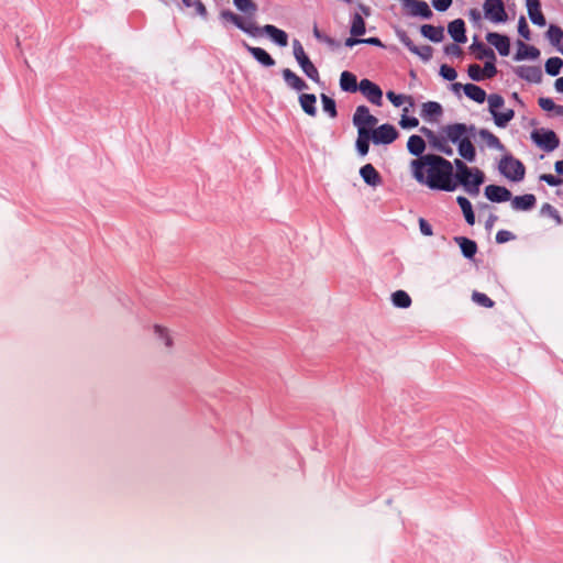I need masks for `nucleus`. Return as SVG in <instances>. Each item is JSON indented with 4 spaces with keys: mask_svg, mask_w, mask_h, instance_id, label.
Masks as SVG:
<instances>
[{
    "mask_svg": "<svg viewBox=\"0 0 563 563\" xmlns=\"http://www.w3.org/2000/svg\"><path fill=\"white\" fill-rule=\"evenodd\" d=\"M453 166V163L434 154L422 155L410 163L412 176L418 183L443 191H454L457 188Z\"/></svg>",
    "mask_w": 563,
    "mask_h": 563,
    "instance_id": "obj_1",
    "label": "nucleus"
},
{
    "mask_svg": "<svg viewBox=\"0 0 563 563\" xmlns=\"http://www.w3.org/2000/svg\"><path fill=\"white\" fill-rule=\"evenodd\" d=\"M220 19L224 23H232L238 29L253 37L266 34L271 41L278 46L285 47L288 45V34L275 25L266 24L264 26H258L254 19L242 18V15H239L230 10H222L220 12Z\"/></svg>",
    "mask_w": 563,
    "mask_h": 563,
    "instance_id": "obj_2",
    "label": "nucleus"
},
{
    "mask_svg": "<svg viewBox=\"0 0 563 563\" xmlns=\"http://www.w3.org/2000/svg\"><path fill=\"white\" fill-rule=\"evenodd\" d=\"M353 124L357 130L355 148L360 156L365 157L369 152V135L375 130L378 119L365 106H358L353 114Z\"/></svg>",
    "mask_w": 563,
    "mask_h": 563,
    "instance_id": "obj_3",
    "label": "nucleus"
},
{
    "mask_svg": "<svg viewBox=\"0 0 563 563\" xmlns=\"http://www.w3.org/2000/svg\"><path fill=\"white\" fill-rule=\"evenodd\" d=\"M453 164L456 168L454 179L457 183V186H463L465 191L470 195H478L479 187L485 179L483 172L477 167H468L459 158H455Z\"/></svg>",
    "mask_w": 563,
    "mask_h": 563,
    "instance_id": "obj_4",
    "label": "nucleus"
},
{
    "mask_svg": "<svg viewBox=\"0 0 563 563\" xmlns=\"http://www.w3.org/2000/svg\"><path fill=\"white\" fill-rule=\"evenodd\" d=\"M489 112L494 118V122L499 128H505L514 118L515 112L511 109H506L501 111L504 108L505 100L499 95H490L487 99Z\"/></svg>",
    "mask_w": 563,
    "mask_h": 563,
    "instance_id": "obj_5",
    "label": "nucleus"
},
{
    "mask_svg": "<svg viewBox=\"0 0 563 563\" xmlns=\"http://www.w3.org/2000/svg\"><path fill=\"white\" fill-rule=\"evenodd\" d=\"M483 12L484 18L492 23L499 24L508 21V14L503 0H485Z\"/></svg>",
    "mask_w": 563,
    "mask_h": 563,
    "instance_id": "obj_6",
    "label": "nucleus"
},
{
    "mask_svg": "<svg viewBox=\"0 0 563 563\" xmlns=\"http://www.w3.org/2000/svg\"><path fill=\"white\" fill-rule=\"evenodd\" d=\"M292 49H294V56L301 67L302 71L306 74L307 77L312 79L313 81L319 80V73L316 66L312 64V62L309 59L307 54L305 53V49L300 42L298 40L292 41Z\"/></svg>",
    "mask_w": 563,
    "mask_h": 563,
    "instance_id": "obj_7",
    "label": "nucleus"
},
{
    "mask_svg": "<svg viewBox=\"0 0 563 563\" xmlns=\"http://www.w3.org/2000/svg\"><path fill=\"white\" fill-rule=\"evenodd\" d=\"M500 173L512 181H520L525 177V166L511 156L504 157L499 163Z\"/></svg>",
    "mask_w": 563,
    "mask_h": 563,
    "instance_id": "obj_8",
    "label": "nucleus"
},
{
    "mask_svg": "<svg viewBox=\"0 0 563 563\" xmlns=\"http://www.w3.org/2000/svg\"><path fill=\"white\" fill-rule=\"evenodd\" d=\"M531 139L537 146L545 152L554 151L560 144V140L556 134L552 130L547 129H538L532 131Z\"/></svg>",
    "mask_w": 563,
    "mask_h": 563,
    "instance_id": "obj_9",
    "label": "nucleus"
},
{
    "mask_svg": "<svg viewBox=\"0 0 563 563\" xmlns=\"http://www.w3.org/2000/svg\"><path fill=\"white\" fill-rule=\"evenodd\" d=\"M399 136L398 131L391 124L385 123L376 126L369 135V143L375 145H388L396 141Z\"/></svg>",
    "mask_w": 563,
    "mask_h": 563,
    "instance_id": "obj_10",
    "label": "nucleus"
},
{
    "mask_svg": "<svg viewBox=\"0 0 563 563\" xmlns=\"http://www.w3.org/2000/svg\"><path fill=\"white\" fill-rule=\"evenodd\" d=\"M358 89L374 104H382L383 92L380 88L368 79H362Z\"/></svg>",
    "mask_w": 563,
    "mask_h": 563,
    "instance_id": "obj_11",
    "label": "nucleus"
},
{
    "mask_svg": "<svg viewBox=\"0 0 563 563\" xmlns=\"http://www.w3.org/2000/svg\"><path fill=\"white\" fill-rule=\"evenodd\" d=\"M152 330L156 341H158L167 352H170L175 344L172 331L161 323L153 324Z\"/></svg>",
    "mask_w": 563,
    "mask_h": 563,
    "instance_id": "obj_12",
    "label": "nucleus"
},
{
    "mask_svg": "<svg viewBox=\"0 0 563 563\" xmlns=\"http://www.w3.org/2000/svg\"><path fill=\"white\" fill-rule=\"evenodd\" d=\"M443 133L446 139L450 140L454 144H459L470 137L467 132V126L462 123L449 124L443 128Z\"/></svg>",
    "mask_w": 563,
    "mask_h": 563,
    "instance_id": "obj_13",
    "label": "nucleus"
},
{
    "mask_svg": "<svg viewBox=\"0 0 563 563\" xmlns=\"http://www.w3.org/2000/svg\"><path fill=\"white\" fill-rule=\"evenodd\" d=\"M486 41L493 45L501 56H508L510 53V41L508 36L489 32L486 35Z\"/></svg>",
    "mask_w": 563,
    "mask_h": 563,
    "instance_id": "obj_14",
    "label": "nucleus"
},
{
    "mask_svg": "<svg viewBox=\"0 0 563 563\" xmlns=\"http://www.w3.org/2000/svg\"><path fill=\"white\" fill-rule=\"evenodd\" d=\"M526 7L529 19L538 26H544L547 24L545 18L541 10L540 0H526Z\"/></svg>",
    "mask_w": 563,
    "mask_h": 563,
    "instance_id": "obj_15",
    "label": "nucleus"
},
{
    "mask_svg": "<svg viewBox=\"0 0 563 563\" xmlns=\"http://www.w3.org/2000/svg\"><path fill=\"white\" fill-rule=\"evenodd\" d=\"M360 176L364 183L371 187H378L382 185V176L372 164H366L361 167Z\"/></svg>",
    "mask_w": 563,
    "mask_h": 563,
    "instance_id": "obj_16",
    "label": "nucleus"
},
{
    "mask_svg": "<svg viewBox=\"0 0 563 563\" xmlns=\"http://www.w3.org/2000/svg\"><path fill=\"white\" fill-rule=\"evenodd\" d=\"M405 8L408 12L413 16H421L424 19H429L432 16V11L430 10L428 3L421 0H409Z\"/></svg>",
    "mask_w": 563,
    "mask_h": 563,
    "instance_id": "obj_17",
    "label": "nucleus"
},
{
    "mask_svg": "<svg viewBox=\"0 0 563 563\" xmlns=\"http://www.w3.org/2000/svg\"><path fill=\"white\" fill-rule=\"evenodd\" d=\"M485 196L494 202H504L511 199V192L501 186L489 185L485 188Z\"/></svg>",
    "mask_w": 563,
    "mask_h": 563,
    "instance_id": "obj_18",
    "label": "nucleus"
},
{
    "mask_svg": "<svg viewBox=\"0 0 563 563\" xmlns=\"http://www.w3.org/2000/svg\"><path fill=\"white\" fill-rule=\"evenodd\" d=\"M443 113L442 107L435 101H428L421 106V117L429 122L437 121Z\"/></svg>",
    "mask_w": 563,
    "mask_h": 563,
    "instance_id": "obj_19",
    "label": "nucleus"
},
{
    "mask_svg": "<svg viewBox=\"0 0 563 563\" xmlns=\"http://www.w3.org/2000/svg\"><path fill=\"white\" fill-rule=\"evenodd\" d=\"M399 38L413 54L420 56L422 59L428 60L431 58L432 48L429 45L418 47L405 33H401Z\"/></svg>",
    "mask_w": 563,
    "mask_h": 563,
    "instance_id": "obj_20",
    "label": "nucleus"
},
{
    "mask_svg": "<svg viewBox=\"0 0 563 563\" xmlns=\"http://www.w3.org/2000/svg\"><path fill=\"white\" fill-rule=\"evenodd\" d=\"M244 47L252 54V56L263 66L273 67L275 65V59L263 48L250 46L244 43Z\"/></svg>",
    "mask_w": 563,
    "mask_h": 563,
    "instance_id": "obj_21",
    "label": "nucleus"
},
{
    "mask_svg": "<svg viewBox=\"0 0 563 563\" xmlns=\"http://www.w3.org/2000/svg\"><path fill=\"white\" fill-rule=\"evenodd\" d=\"M517 47L516 60L537 59L540 56V51L537 47L527 45L521 41L517 42Z\"/></svg>",
    "mask_w": 563,
    "mask_h": 563,
    "instance_id": "obj_22",
    "label": "nucleus"
},
{
    "mask_svg": "<svg viewBox=\"0 0 563 563\" xmlns=\"http://www.w3.org/2000/svg\"><path fill=\"white\" fill-rule=\"evenodd\" d=\"M516 74L530 82H539L542 78L541 69L536 66H519Z\"/></svg>",
    "mask_w": 563,
    "mask_h": 563,
    "instance_id": "obj_23",
    "label": "nucleus"
},
{
    "mask_svg": "<svg viewBox=\"0 0 563 563\" xmlns=\"http://www.w3.org/2000/svg\"><path fill=\"white\" fill-rule=\"evenodd\" d=\"M449 34L456 43H465V24L461 19L452 21L448 26Z\"/></svg>",
    "mask_w": 563,
    "mask_h": 563,
    "instance_id": "obj_24",
    "label": "nucleus"
},
{
    "mask_svg": "<svg viewBox=\"0 0 563 563\" xmlns=\"http://www.w3.org/2000/svg\"><path fill=\"white\" fill-rule=\"evenodd\" d=\"M536 205V197L531 194L517 196L511 199V208L517 211H527Z\"/></svg>",
    "mask_w": 563,
    "mask_h": 563,
    "instance_id": "obj_25",
    "label": "nucleus"
},
{
    "mask_svg": "<svg viewBox=\"0 0 563 563\" xmlns=\"http://www.w3.org/2000/svg\"><path fill=\"white\" fill-rule=\"evenodd\" d=\"M283 77L288 87L301 91L307 88V84L292 70L286 68L283 70Z\"/></svg>",
    "mask_w": 563,
    "mask_h": 563,
    "instance_id": "obj_26",
    "label": "nucleus"
},
{
    "mask_svg": "<svg viewBox=\"0 0 563 563\" xmlns=\"http://www.w3.org/2000/svg\"><path fill=\"white\" fill-rule=\"evenodd\" d=\"M340 87L343 91L355 92L358 89L356 76L350 71H342L340 76Z\"/></svg>",
    "mask_w": 563,
    "mask_h": 563,
    "instance_id": "obj_27",
    "label": "nucleus"
},
{
    "mask_svg": "<svg viewBox=\"0 0 563 563\" xmlns=\"http://www.w3.org/2000/svg\"><path fill=\"white\" fill-rule=\"evenodd\" d=\"M459 154L461 157H463L467 162H474L476 157V151L471 142V139L467 137L466 140H463V142L457 144Z\"/></svg>",
    "mask_w": 563,
    "mask_h": 563,
    "instance_id": "obj_28",
    "label": "nucleus"
},
{
    "mask_svg": "<svg viewBox=\"0 0 563 563\" xmlns=\"http://www.w3.org/2000/svg\"><path fill=\"white\" fill-rule=\"evenodd\" d=\"M464 93L472 100L483 103L486 99V92L478 86L466 84L463 86Z\"/></svg>",
    "mask_w": 563,
    "mask_h": 563,
    "instance_id": "obj_29",
    "label": "nucleus"
},
{
    "mask_svg": "<svg viewBox=\"0 0 563 563\" xmlns=\"http://www.w3.org/2000/svg\"><path fill=\"white\" fill-rule=\"evenodd\" d=\"M454 240L461 247V251L465 257L472 258L475 255L477 246L474 241L463 236H457Z\"/></svg>",
    "mask_w": 563,
    "mask_h": 563,
    "instance_id": "obj_30",
    "label": "nucleus"
},
{
    "mask_svg": "<svg viewBox=\"0 0 563 563\" xmlns=\"http://www.w3.org/2000/svg\"><path fill=\"white\" fill-rule=\"evenodd\" d=\"M421 33L424 37L435 43L443 40V29L439 26L424 24L421 26Z\"/></svg>",
    "mask_w": 563,
    "mask_h": 563,
    "instance_id": "obj_31",
    "label": "nucleus"
},
{
    "mask_svg": "<svg viewBox=\"0 0 563 563\" xmlns=\"http://www.w3.org/2000/svg\"><path fill=\"white\" fill-rule=\"evenodd\" d=\"M407 148L412 155L419 156L426 150V143L421 136L411 135L408 139Z\"/></svg>",
    "mask_w": 563,
    "mask_h": 563,
    "instance_id": "obj_32",
    "label": "nucleus"
},
{
    "mask_svg": "<svg viewBox=\"0 0 563 563\" xmlns=\"http://www.w3.org/2000/svg\"><path fill=\"white\" fill-rule=\"evenodd\" d=\"M316 101V96L311 93H303L299 97V102L302 110L311 117H313L317 112Z\"/></svg>",
    "mask_w": 563,
    "mask_h": 563,
    "instance_id": "obj_33",
    "label": "nucleus"
},
{
    "mask_svg": "<svg viewBox=\"0 0 563 563\" xmlns=\"http://www.w3.org/2000/svg\"><path fill=\"white\" fill-rule=\"evenodd\" d=\"M233 3L239 11L245 14L243 18L253 19L257 5L252 0H233Z\"/></svg>",
    "mask_w": 563,
    "mask_h": 563,
    "instance_id": "obj_34",
    "label": "nucleus"
},
{
    "mask_svg": "<svg viewBox=\"0 0 563 563\" xmlns=\"http://www.w3.org/2000/svg\"><path fill=\"white\" fill-rule=\"evenodd\" d=\"M366 31L365 21L360 13H355L351 20L350 33L352 36L364 35Z\"/></svg>",
    "mask_w": 563,
    "mask_h": 563,
    "instance_id": "obj_35",
    "label": "nucleus"
},
{
    "mask_svg": "<svg viewBox=\"0 0 563 563\" xmlns=\"http://www.w3.org/2000/svg\"><path fill=\"white\" fill-rule=\"evenodd\" d=\"M391 302L397 308H409L411 306L410 296L404 290H397L391 294Z\"/></svg>",
    "mask_w": 563,
    "mask_h": 563,
    "instance_id": "obj_36",
    "label": "nucleus"
},
{
    "mask_svg": "<svg viewBox=\"0 0 563 563\" xmlns=\"http://www.w3.org/2000/svg\"><path fill=\"white\" fill-rule=\"evenodd\" d=\"M457 203L461 207L466 222L471 225L475 223V216L472 209V205L465 197H457Z\"/></svg>",
    "mask_w": 563,
    "mask_h": 563,
    "instance_id": "obj_37",
    "label": "nucleus"
},
{
    "mask_svg": "<svg viewBox=\"0 0 563 563\" xmlns=\"http://www.w3.org/2000/svg\"><path fill=\"white\" fill-rule=\"evenodd\" d=\"M479 136L488 147L496 148L499 151L504 150V146L500 143L499 139L496 135H494L492 132H489L487 130H481Z\"/></svg>",
    "mask_w": 563,
    "mask_h": 563,
    "instance_id": "obj_38",
    "label": "nucleus"
},
{
    "mask_svg": "<svg viewBox=\"0 0 563 563\" xmlns=\"http://www.w3.org/2000/svg\"><path fill=\"white\" fill-rule=\"evenodd\" d=\"M386 97L395 107H400L405 103H407L410 107L413 106V99L410 96L397 95L394 91H388L386 93Z\"/></svg>",
    "mask_w": 563,
    "mask_h": 563,
    "instance_id": "obj_39",
    "label": "nucleus"
},
{
    "mask_svg": "<svg viewBox=\"0 0 563 563\" xmlns=\"http://www.w3.org/2000/svg\"><path fill=\"white\" fill-rule=\"evenodd\" d=\"M472 51L476 54L477 58H489L492 60L495 59V54L493 49L485 46L483 43H473L471 46Z\"/></svg>",
    "mask_w": 563,
    "mask_h": 563,
    "instance_id": "obj_40",
    "label": "nucleus"
},
{
    "mask_svg": "<svg viewBox=\"0 0 563 563\" xmlns=\"http://www.w3.org/2000/svg\"><path fill=\"white\" fill-rule=\"evenodd\" d=\"M547 37L554 46L559 45L563 40V30L554 24H551L547 32Z\"/></svg>",
    "mask_w": 563,
    "mask_h": 563,
    "instance_id": "obj_41",
    "label": "nucleus"
},
{
    "mask_svg": "<svg viewBox=\"0 0 563 563\" xmlns=\"http://www.w3.org/2000/svg\"><path fill=\"white\" fill-rule=\"evenodd\" d=\"M563 66L560 57H551L545 63V71L551 76H556Z\"/></svg>",
    "mask_w": 563,
    "mask_h": 563,
    "instance_id": "obj_42",
    "label": "nucleus"
},
{
    "mask_svg": "<svg viewBox=\"0 0 563 563\" xmlns=\"http://www.w3.org/2000/svg\"><path fill=\"white\" fill-rule=\"evenodd\" d=\"M188 8H194L195 12L201 18L207 16V8L200 0H181Z\"/></svg>",
    "mask_w": 563,
    "mask_h": 563,
    "instance_id": "obj_43",
    "label": "nucleus"
},
{
    "mask_svg": "<svg viewBox=\"0 0 563 563\" xmlns=\"http://www.w3.org/2000/svg\"><path fill=\"white\" fill-rule=\"evenodd\" d=\"M321 101L323 106V110L329 113L331 118L336 115L335 102L332 98L327 95H321Z\"/></svg>",
    "mask_w": 563,
    "mask_h": 563,
    "instance_id": "obj_44",
    "label": "nucleus"
},
{
    "mask_svg": "<svg viewBox=\"0 0 563 563\" xmlns=\"http://www.w3.org/2000/svg\"><path fill=\"white\" fill-rule=\"evenodd\" d=\"M472 299L477 305L486 308H492L494 306V301L483 292L474 291L472 295Z\"/></svg>",
    "mask_w": 563,
    "mask_h": 563,
    "instance_id": "obj_45",
    "label": "nucleus"
},
{
    "mask_svg": "<svg viewBox=\"0 0 563 563\" xmlns=\"http://www.w3.org/2000/svg\"><path fill=\"white\" fill-rule=\"evenodd\" d=\"M518 33L520 36H522L525 40L529 41L531 38V32L528 26V23L525 19V16H520L518 21Z\"/></svg>",
    "mask_w": 563,
    "mask_h": 563,
    "instance_id": "obj_46",
    "label": "nucleus"
},
{
    "mask_svg": "<svg viewBox=\"0 0 563 563\" xmlns=\"http://www.w3.org/2000/svg\"><path fill=\"white\" fill-rule=\"evenodd\" d=\"M468 76L476 81L484 79V71L482 70V67L477 64H472L468 67Z\"/></svg>",
    "mask_w": 563,
    "mask_h": 563,
    "instance_id": "obj_47",
    "label": "nucleus"
},
{
    "mask_svg": "<svg viewBox=\"0 0 563 563\" xmlns=\"http://www.w3.org/2000/svg\"><path fill=\"white\" fill-rule=\"evenodd\" d=\"M418 124H419V121H418L417 118L408 117L406 114H401V119L399 121V125L402 129H412V128L418 126Z\"/></svg>",
    "mask_w": 563,
    "mask_h": 563,
    "instance_id": "obj_48",
    "label": "nucleus"
},
{
    "mask_svg": "<svg viewBox=\"0 0 563 563\" xmlns=\"http://www.w3.org/2000/svg\"><path fill=\"white\" fill-rule=\"evenodd\" d=\"M440 75L446 79V80H454L457 76L456 71L454 68L448 66V65H442L441 68H440Z\"/></svg>",
    "mask_w": 563,
    "mask_h": 563,
    "instance_id": "obj_49",
    "label": "nucleus"
},
{
    "mask_svg": "<svg viewBox=\"0 0 563 563\" xmlns=\"http://www.w3.org/2000/svg\"><path fill=\"white\" fill-rule=\"evenodd\" d=\"M538 103L541 107V109L544 111H554V110H556V108L559 106V104H555V102L552 99L544 98V97L539 98Z\"/></svg>",
    "mask_w": 563,
    "mask_h": 563,
    "instance_id": "obj_50",
    "label": "nucleus"
},
{
    "mask_svg": "<svg viewBox=\"0 0 563 563\" xmlns=\"http://www.w3.org/2000/svg\"><path fill=\"white\" fill-rule=\"evenodd\" d=\"M482 70L484 71V78H492L497 73L496 66L494 65L492 59L490 62L485 63Z\"/></svg>",
    "mask_w": 563,
    "mask_h": 563,
    "instance_id": "obj_51",
    "label": "nucleus"
},
{
    "mask_svg": "<svg viewBox=\"0 0 563 563\" xmlns=\"http://www.w3.org/2000/svg\"><path fill=\"white\" fill-rule=\"evenodd\" d=\"M431 3L435 10L445 11L451 7L452 0H431Z\"/></svg>",
    "mask_w": 563,
    "mask_h": 563,
    "instance_id": "obj_52",
    "label": "nucleus"
},
{
    "mask_svg": "<svg viewBox=\"0 0 563 563\" xmlns=\"http://www.w3.org/2000/svg\"><path fill=\"white\" fill-rule=\"evenodd\" d=\"M540 179L545 181L550 186H559L562 184V179H560L551 174H543L540 176Z\"/></svg>",
    "mask_w": 563,
    "mask_h": 563,
    "instance_id": "obj_53",
    "label": "nucleus"
},
{
    "mask_svg": "<svg viewBox=\"0 0 563 563\" xmlns=\"http://www.w3.org/2000/svg\"><path fill=\"white\" fill-rule=\"evenodd\" d=\"M512 239H514V234L506 230L498 231L496 234V241L498 243H506Z\"/></svg>",
    "mask_w": 563,
    "mask_h": 563,
    "instance_id": "obj_54",
    "label": "nucleus"
},
{
    "mask_svg": "<svg viewBox=\"0 0 563 563\" xmlns=\"http://www.w3.org/2000/svg\"><path fill=\"white\" fill-rule=\"evenodd\" d=\"M541 212L543 214H548L550 217L555 218L560 222V217H559L556 210L551 205H549V203L543 205L541 208Z\"/></svg>",
    "mask_w": 563,
    "mask_h": 563,
    "instance_id": "obj_55",
    "label": "nucleus"
},
{
    "mask_svg": "<svg viewBox=\"0 0 563 563\" xmlns=\"http://www.w3.org/2000/svg\"><path fill=\"white\" fill-rule=\"evenodd\" d=\"M419 227H420V231L423 235H426V236L432 235V233H433L432 228L424 219L419 220Z\"/></svg>",
    "mask_w": 563,
    "mask_h": 563,
    "instance_id": "obj_56",
    "label": "nucleus"
},
{
    "mask_svg": "<svg viewBox=\"0 0 563 563\" xmlns=\"http://www.w3.org/2000/svg\"><path fill=\"white\" fill-rule=\"evenodd\" d=\"M445 53L451 56H460L462 54V49L456 44H450L445 47Z\"/></svg>",
    "mask_w": 563,
    "mask_h": 563,
    "instance_id": "obj_57",
    "label": "nucleus"
},
{
    "mask_svg": "<svg viewBox=\"0 0 563 563\" xmlns=\"http://www.w3.org/2000/svg\"><path fill=\"white\" fill-rule=\"evenodd\" d=\"M313 35H314V37H316V38H318L319 41L325 42V43H328V44H332V43H333V41H332L329 36L323 35V34L319 31V29H318L317 26H314V27H313Z\"/></svg>",
    "mask_w": 563,
    "mask_h": 563,
    "instance_id": "obj_58",
    "label": "nucleus"
},
{
    "mask_svg": "<svg viewBox=\"0 0 563 563\" xmlns=\"http://www.w3.org/2000/svg\"><path fill=\"white\" fill-rule=\"evenodd\" d=\"M362 43L371 44L375 46H383L382 42L377 37L362 38Z\"/></svg>",
    "mask_w": 563,
    "mask_h": 563,
    "instance_id": "obj_59",
    "label": "nucleus"
},
{
    "mask_svg": "<svg viewBox=\"0 0 563 563\" xmlns=\"http://www.w3.org/2000/svg\"><path fill=\"white\" fill-rule=\"evenodd\" d=\"M362 43V38H354V37H349L345 40V46L347 47H353L354 45L356 44H361Z\"/></svg>",
    "mask_w": 563,
    "mask_h": 563,
    "instance_id": "obj_60",
    "label": "nucleus"
},
{
    "mask_svg": "<svg viewBox=\"0 0 563 563\" xmlns=\"http://www.w3.org/2000/svg\"><path fill=\"white\" fill-rule=\"evenodd\" d=\"M437 147L439 148V151H441L445 155L450 156L453 153L452 148L446 144H439Z\"/></svg>",
    "mask_w": 563,
    "mask_h": 563,
    "instance_id": "obj_61",
    "label": "nucleus"
},
{
    "mask_svg": "<svg viewBox=\"0 0 563 563\" xmlns=\"http://www.w3.org/2000/svg\"><path fill=\"white\" fill-rule=\"evenodd\" d=\"M482 15H481V12L477 11V10H472L470 11V19L473 21V22H478L481 20Z\"/></svg>",
    "mask_w": 563,
    "mask_h": 563,
    "instance_id": "obj_62",
    "label": "nucleus"
},
{
    "mask_svg": "<svg viewBox=\"0 0 563 563\" xmlns=\"http://www.w3.org/2000/svg\"><path fill=\"white\" fill-rule=\"evenodd\" d=\"M554 88L558 92L563 93V77H560L555 80Z\"/></svg>",
    "mask_w": 563,
    "mask_h": 563,
    "instance_id": "obj_63",
    "label": "nucleus"
},
{
    "mask_svg": "<svg viewBox=\"0 0 563 563\" xmlns=\"http://www.w3.org/2000/svg\"><path fill=\"white\" fill-rule=\"evenodd\" d=\"M555 172L563 175V159L555 163Z\"/></svg>",
    "mask_w": 563,
    "mask_h": 563,
    "instance_id": "obj_64",
    "label": "nucleus"
}]
</instances>
